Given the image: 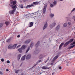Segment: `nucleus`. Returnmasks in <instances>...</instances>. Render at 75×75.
<instances>
[{
    "instance_id": "nucleus-1",
    "label": "nucleus",
    "mask_w": 75,
    "mask_h": 75,
    "mask_svg": "<svg viewBox=\"0 0 75 75\" xmlns=\"http://www.w3.org/2000/svg\"><path fill=\"white\" fill-rule=\"evenodd\" d=\"M9 6L11 8H12L13 9L12 10L10 11H9V13L10 14H13L16 10V7H17V5H15V6L13 5H11V4H9Z\"/></svg>"
},
{
    "instance_id": "nucleus-2",
    "label": "nucleus",
    "mask_w": 75,
    "mask_h": 75,
    "mask_svg": "<svg viewBox=\"0 0 75 75\" xmlns=\"http://www.w3.org/2000/svg\"><path fill=\"white\" fill-rule=\"evenodd\" d=\"M17 44H15L13 46H12V45H10L8 46V49H11V48H12V49H15L17 46Z\"/></svg>"
},
{
    "instance_id": "nucleus-3",
    "label": "nucleus",
    "mask_w": 75,
    "mask_h": 75,
    "mask_svg": "<svg viewBox=\"0 0 75 75\" xmlns=\"http://www.w3.org/2000/svg\"><path fill=\"white\" fill-rule=\"evenodd\" d=\"M25 48V46L23 45L22 46L21 48H20L18 49V51L20 53H21L22 52V50H24Z\"/></svg>"
},
{
    "instance_id": "nucleus-4",
    "label": "nucleus",
    "mask_w": 75,
    "mask_h": 75,
    "mask_svg": "<svg viewBox=\"0 0 75 75\" xmlns=\"http://www.w3.org/2000/svg\"><path fill=\"white\" fill-rule=\"evenodd\" d=\"M58 58V55H57L55 56L52 59V63L50 64V65H53L54 64V61H55V60L57 58Z\"/></svg>"
},
{
    "instance_id": "nucleus-5",
    "label": "nucleus",
    "mask_w": 75,
    "mask_h": 75,
    "mask_svg": "<svg viewBox=\"0 0 75 75\" xmlns=\"http://www.w3.org/2000/svg\"><path fill=\"white\" fill-rule=\"evenodd\" d=\"M47 4H45V6H44L43 9V13H45V11H46V9L47 8Z\"/></svg>"
},
{
    "instance_id": "nucleus-6",
    "label": "nucleus",
    "mask_w": 75,
    "mask_h": 75,
    "mask_svg": "<svg viewBox=\"0 0 75 75\" xmlns=\"http://www.w3.org/2000/svg\"><path fill=\"white\" fill-rule=\"evenodd\" d=\"M17 3V2L16 1H12L11 2L10 4H11V5H16Z\"/></svg>"
},
{
    "instance_id": "nucleus-7",
    "label": "nucleus",
    "mask_w": 75,
    "mask_h": 75,
    "mask_svg": "<svg viewBox=\"0 0 75 75\" xmlns=\"http://www.w3.org/2000/svg\"><path fill=\"white\" fill-rule=\"evenodd\" d=\"M50 67H46L45 66H43L42 67V69H50Z\"/></svg>"
},
{
    "instance_id": "nucleus-8",
    "label": "nucleus",
    "mask_w": 75,
    "mask_h": 75,
    "mask_svg": "<svg viewBox=\"0 0 75 75\" xmlns=\"http://www.w3.org/2000/svg\"><path fill=\"white\" fill-rule=\"evenodd\" d=\"M31 55L30 54H29L26 57V58L27 59H30V58H31Z\"/></svg>"
},
{
    "instance_id": "nucleus-9",
    "label": "nucleus",
    "mask_w": 75,
    "mask_h": 75,
    "mask_svg": "<svg viewBox=\"0 0 75 75\" xmlns=\"http://www.w3.org/2000/svg\"><path fill=\"white\" fill-rule=\"evenodd\" d=\"M30 41H31V40L28 39L25 41V44H28V43H30Z\"/></svg>"
},
{
    "instance_id": "nucleus-10",
    "label": "nucleus",
    "mask_w": 75,
    "mask_h": 75,
    "mask_svg": "<svg viewBox=\"0 0 75 75\" xmlns=\"http://www.w3.org/2000/svg\"><path fill=\"white\" fill-rule=\"evenodd\" d=\"M33 22H31L29 24L28 27H33Z\"/></svg>"
},
{
    "instance_id": "nucleus-11",
    "label": "nucleus",
    "mask_w": 75,
    "mask_h": 75,
    "mask_svg": "<svg viewBox=\"0 0 75 75\" xmlns=\"http://www.w3.org/2000/svg\"><path fill=\"white\" fill-rule=\"evenodd\" d=\"M64 45V43L62 42V43H61V45H60L59 48V49L60 50L61 49V48H62V46Z\"/></svg>"
},
{
    "instance_id": "nucleus-12",
    "label": "nucleus",
    "mask_w": 75,
    "mask_h": 75,
    "mask_svg": "<svg viewBox=\"0 0 75 75\" xmlns=\"http://www.w3.org/2000/svg\"><path fill=\"white\" fill-rule=\"evenodd\" d=\"M47 25H48V24L47 23V22H46V24H45L43 27V30L45 29V28L47 27Z\"/></svg>"
},
{
    "instance_id": "nucleus-13",
    "label": "nucleus",
    "mask_w": 75,
    "mask_h": 75,
    "mask_svg": "<svg viewBox=\"0 0 75 75\" xmlns=\"http://www.w3.org/2000/svg\"><path fill=\"white\" fill-rule=\"evenodd\" d=\"M69 44V43L68 42H66L64 45V47H65L67 46V45H68Z\"/></svg>"
},
{
    "instance_id": "nucleus-14",
    "label": "nucleus",
    "mask_w": 75,
    "mask_h": 75,
    "mask_svg": "<svg viewBox=\"0 0 75 75\" xmlns=\"http://www.w3.org/2000/svg\"><path fill=\"white\" fill-rule=\"evenodd\" d=\"M56 24V23H53L50 26V28H52V27H54V26Z\"/></svg>"
},
{
    "instance_id": "nucleus-15",
    "label": "nucleus",
    "mask_w": 75,
    "mask_h": 75,
    "mask_svg": "<svg viewBox=\"0 0 75 75\" xmlns=\"http://www.w3.org/2000/svg\"><path fill=\"white\" fill-rule=\"evenodd\" d=\"M26 56V55H24L23 57H22L21 60V61H23L25 59V57Z\"/></svg>"
},
{
    "instance_id": "nucleus-16",
    "label": "nucleus",
    "mask_w": 75,
    "mask_h": 75,
    "mask_svg": "<svg viewBox=\"0 0 75 75\" xmlns=\"http://www.w3.org/2000/svg\"><path fill=\"white\" fill-rule=\"evenodd\" d=\"M74 47H75V45L71 46L69 47H68V50H69V49H71V48H74Z\"/></svg>"
},
{
    "instance_id": "nucleus-17",
    "label": "nucleus",
    "mask_w": 75,
    "mask_h": 75,
    "mask_svg": "<svg viewBox=\"0 0 75 75\" xmlns=\"http://www.w3.org/2000/svg\"><path fill=\"white\" fill-rule=\"evenodd\" d=\"M59 25H58L56 28V31H58V30H59Z\"/></svg>"
},
{
    "instance_id": "nucleus-18",
    "label": "nucleus",
    "mask_w": 75,
    "mask_h": 75,
    "mask_svg": "<svg viewBox=\"0 0 75 75\" xmlns=\"http://www.w3.org/2000/svg\"><path fill=\"white\" fill-rule=\"evenodd\" d=\"M74 39H70V40L69 41H68L69 43H71V42H73V41H74Z\"/></svg>"
},
{
    "instance_id": "nucleus-19",
    "label": "nucleus",
    "mask_w": 75,
    "mask_h": 75,
    "mask_svg": "<svg viewBox=\"0 0 75 75\" xmlns=\"http://www.w3.org/2000/svg\"><path fill=\"white\" fill-rule=\"evenodd\" d=\"M39 44H40V42H39V41L38 42L37 44L35 45V47H36V48H37V47H38V45H39Z\"/></svg>"
},
{
    "instance_id": "nucleus-20",
    "label": "nucleus",
    "mask_w": 75,
    "mask_h": 75,
    "mask_svg": "<svg viewBox=\"0 0 75 75\" xmlns=\"http://www.w3.org/2000/svg\"><path fill=\"white\" fill-rule=\"evenodd\" d=\"M38 2H35L33 3V6H34V5H38Z\"/></svg>"
},
{
    "instance_id": "nucleus-21",
    "label": "nucleus",
    "mask_w": 75,
    "mask_h": 75,
    "mask_svg": "<svg viewBox=\"0 0 75 75\" xmlns=\"http://www.w3.org/2000/svg\"><path fill=\"white\" fill-rule=\"evenodd\" d=\"M21 54H19L18 56V60H19L20 59V58H21Z\"/></svg>"
},
{
    "instance_id": "nucleus-22",
    "label": "nucleus",
    "mask_w": 75,
    "mask_h": 75,
    "mask_svg": "<svg viewBox=\"0 0 75 75\" xmlns=\"http://www.w3.org/2000/svg\"><path fill=\"white\" fill-rule=\"evenodd\" d=\"M32 6H33V5H29L27 6L26 7L27 8H28V7H31Z\"/></svg>"
},
{
    "instance_id": "nucleus-23",
    "label": "nucleus",
    "mask_w": 75,
    "mask_h": 75,
    "mask_svg": "<svg viewBox=\"0 0 75 75\" xmlns=\"http://www.w3.org/2000/svg\"><path fill=\"white\" fill-rule=\"evenodd\" d=\"M30 46H29L28 50H27L26 51V53H27V52H28L29 50H30Z\"/></svg>"
},
{
    "instance_id": "nucleus-24",
    "label": "nucleus",
    "mask_w": 75,
    "mask_h": 75,
    "mask_svg": "<svg viewBox=\"0 0 75 75\" xmlns=\"http://www.w3.org/2000/svg\"><path fill=\"white\" fill-rule=\"evenodd\" d=\"M5 24H6V25H8L9 24V22L6 21L5 23Z\"/></svg>"
},
{
    "instance_id": "nucleus-25",
    "label": "nucleus",
    "mask_w": 75,
    "mask_h": 75,
    "mask_svg": "<svg viewBox=\"0 0 75 75\" xmlns=\"http://www.w3.org/2000/svg\"><path fill=\"white\" fill-rule=\"evenodd\" d=\"M57 2L54 1L53 3V4L54 6H55L57 4Z\"/></svg>"
},
{
    "instance_id": "nucleus-26",
    "label": "nucleus",
    "mask_w": 75,
    "mask_h": 75,
    "mask_svg": "<svg viewBox=\"0 0 75 75\" xmlns=\"http://www.w3.org/2000/svg\"><path fill=\"white\" fill-rule=\"evenodd\" d=\"M34 45V43L33 42H31V44L30 45V47L31 48H32L33 46V45Z\"/></svg>"
},
{
    "instance_id": "nucleus-27",
    "label": "nucleus",
    "mask_w": 75,
    "mask_h": 75,
    "mask_svg": "<svg viewBox=\"0 0 75 75\" xmlns=\"http://www.w3.org/2000/svg\"><path fill=\"white\" fill-rule=\"evenodd\" d=\"M54 14L51 13L50 14L51 17V18L53 17H54Z\"/></svg>"
},
{
    "instance_id": "nucleus-28",
    "label": "nucleus",
    "mask_w": 75,
    "mask_h": 75,
    "mask_svg": "<svg viewBox=\"0 0 75 75\" xmlns=\"http://www.w3.org/2000/svg\"><path fill=\"white\" fill-rule=\"evenodd\" d=\"M50 7H54V5L52 4H50Z\"/></svg>"
},
{
    "instance_id": "nucleus-29",
    "label": "nucleus",
    "mask_w": 75,
    "mask_h": 75,
    "mask_svg": "<svg viewBox=\"0 0 75 75\" xmlns=\"http://www.w3.org/2000/svg\"><path fill=\"white\" fill-rule=\"evenodd\" d=\"M3 24L2 23H0V28L2 27H3Z\"/></svg>"
},
{
    "instance_id": "nucleus-30",
    "label": "nucleus",
    "mask_w": 75,
    "mask_h": 75,
    "mask_svg": "<svg viewBox=\"0 0 75 75\" xmlns=\"http://www.w3.org/2000/svg\"><path fill=\"white\" fill-rule=\"evenodd\" d=\"M19 71V70H16V69L15 70V73H16V74H17V73H18V72Z\"/></svg>"
},
{
    "instance_id": "nucleus-31",
    "label": "nucleus",
    "mask_w": 75,
    "mask_h": 75,
    "mask_svg": "<svg viewBox=\"0 0 75 75\" xmlns=\"http://www.w3.org/2000/svg\"><path fill=\"white\" fill-rule=\"evenodd\" d=\"M67 26V24L66 23H64V26L65 27Z\"/></svg>"
},
{
    "instance_id": "nucleus-32",
    "label": "nucleus",
    "mask_w": 75,
    "mask_h": 75,
    "mask_svg": "<svg viewBox=\"0 0 75 75\" xmlns=\"http://www.w3.org/2000/svg\"><path fill=\"white\" fill-rule=\"evenodd\" d=\"M10 41V39H8L7 41H6V42H9Z\"/></svg>"
},
{
    "instance_id": "nucleus-33",
    "label": "nucleus",
    "mask_w": 75,
    "mask_h": 75,
    "mask_svg": "<svg viewBox=\"0 0 75 75\" xmlns=\"http://www.w3.org/2000/svg\"><path fill=\"white\" fill-rule=\"evenodd\" d=\"M20 7L21 8H24V6H23V4H21L20 6Z\"/></svg>"
},
{
    "instance_id": "nucleus-34",
    "label": "nucleus",
    "mask_w": 75,
    "mask_h": 75,
    "mask_svg": "<svg viewBox=\"0 0 75 75\" xmlns=\"http://www.w3.org/2000/svg\"><path fill=\"white\" fill-rule=\"evenodd\" d=\"M68 24H69V25H71V21H70V22H68Z\"/></svg>"
},
{
    "instance_id": "nucleus-35",
    "label": "nucleus",
    "mask_w": 75,
    "mask_h": 75,
    "mask_svg": "<svg viewBox=\"0 0 75 75\" xmlns=\"http://www.w3.org/2000/svg\"><path fill=\"white\" fill-rule=\"evenodd\" d=\"M74 44H75V42L71 43V45H74Z\"/></svg>"
},
{
    "instance_id": "nucleus-36",
    "label": "nucleus",
    "mask_w": 75,
    "mask_h": 75,
    "mask_svg": "<svg viewBox=\"0 0 75 75\" xmlns=\"http://www.w3.org/2000/svg\"><path fill=\"white\" fill-rule=\"evenodd\" d=\"M40 57H41L40 58V59H41V58H42V54L40 55Z\"/></svg>"
},
{
    "instance_id": "nucleus-37",
    "label": "nucleus",
    "mask_w": 75,
    "mask_h": 75,
    "mask_svg": "<svg viewBox=\"0 0 75 75\" xmlns=\"http://www.w3.org/2000/svg\"><path fill=\"white\" fill-rule=\"evenodd\" d=\"M75 10V8H73V10H72L71 12H73V11H74Z\"/></svg>"
},
{
    "instance_id": "nucleus-38",
    "label": "nucleus",
    "mask_w": 75,
    "mask_h": 75,
    "mask_svg": "<svg viewBox=\"0 0 75 75\" xmlns=\"http://www.w3.org/2000/svg\"><path fill=\"white\" fill-rule=\"evenodd\" d=\"M21 46V45H19L17 46V47H16V48H18V47H20Z\"/></svg>"
},
{
    "instance_id": "nucleus-39",
    "label": "nucleus",
    "mask_w": 75,
    "mask_h": 75,
    "mask_svg": "<svg viewBox=\"0 0 75 75\" xmlns=\"http://www.w3.org/2000/svg\"><path fill=\"white\" fill-rule=\"evenodd\" d=\"M4 59H1V61L2 62H4Z\"/></svg>"
},
{
    "instance_id": "nucleus-40",
    "label": "nucleus",
    "mask_w": 75,
    "mask_h": 75,
    "mask_svg": "<svg viewBox=\"0 0 75 75\" xmlns=\"http://www.w3.org/2000/svg\"><path fill=\"white\" fill-rule=\"evenodd\" d=\"M37 64H38V63H37L36 64H35L34 65L33 67L32 68H33L34 67H35V66H36V65H37Z\"/></svg>"
},
{
    "instance_id": "nucleus-41",
    "label": "nucleus",
    "mask_w": 75,
    "mask_h": 75,
    "mask_svg": "<svg viewBox=\"0 0 75 75\" xmlns=\"http://www.w3.org/2000/svg\"><path fill=\"white\" fill-rule=\"evenodd\" d=\"M6 62L8 64H9L10 63V61H9V60H8L6 61Z\"/></svg>"
},
{
    "instance_id": "nucleus-42",
    "label": "nucleus",
    "mask_w": 75,
    "mask_h": 75,
    "mask_svg": "<svg viewBox=\"0 0 75 75\" xmlns=\"http://www.w3.org/2000/svg\"><path fill=\"white\" fill-rule=\"evenodd\" d=\"M48 61L47 60H46L45 62V64H46V63L47 62H48Z\"/></svg>"
},
{
    "instance_id": "nucleus-43",
    "label": "nucleus",
    "mask_w": 75,
    "mask_h": 75,
    "mask_svg": "<svg viewBox=\"0 0 75 75\" xmlns=\"http://www.w3.org/2000/svg\"><path fill=\"white\" fill-rule=\"evenodd\" d=\"M0 74H1V75H3V72L1 71H0Z\"/></svg>"
},
{
    "instance_id": "nucleus-44",
    "label": "nucleus",
    "mask_w": 75,
    "mask_h": 75,
    "mask_svg": "<svg viewBox=\"0 0 75 75\" xmlns=\"http://www.w3.org/2000/svg\"><path fill=\"white\" fill-rule=\"evenodd\" d=\"M59 69H62V68L61 67H59Z\"/></svg>"
},
{
    "instance_id": "nucleus-45",
    "label": "nucleus",
    "mask_w": 75,
    "mask_h": 75,
    "mask_svg": "<svg viewBox=\"0 0 75 75\" xmlns=\"http://www.w3.org/2000/svg\"><path fill=\"white\" fill-rule=\"evenodd\" d=\"M41 60H39L38 62H37V63H38V62H41Z\"/></svg>"
},
{
    "instance_id": "nucleus-46",
    "label": "nucleus",
    "mask_w": 75,
    "mask_h": 75,
    "mask_svg": "<svg viewBox=\"0 0 75 75\" xmlns=\"http://www.w3.org/2000/svg\"><path fill=\"white\" fill-rule=\"evenodd\" d=\"M73 18H74V21H75V16H73Z\"/></svg>"
},
{
    "instance_id": "nucleus-47",
    "label": "nucleus",
    "mask_w": 75,
    "mask_h": 75,
    "mask_svg": "<svg viewBox=\"0 0 75 75\" xmlns=\"http://www.w3.org/2000/svg\"><path fill=\"white\" fill-rule=\"evenodd\" d=\"M20 37V35H18L17 36V37L18 38H19V37Z\"/></svg>"
},
{
    "instance_id": "nucleus-48",
    "label": "nucleus",
    "mask_w": 75,
    "mask_h": 75,
    "mask_svg": "<svg viewBox=\"0 0 75 75\" xmlns=\"http://www.w3.org/2000/svg\"><path fill=\"white\" fill-rule=\"evenodd\" d=\"M50 59V57H48V59H47V60L48 61H49V59Z\"/></svg>"
},
{
    "instance_id": "nucleus-49",
    "label": "nucleus",
    "mask_w": 75,
    "mask_h": 75,
    "mask_svg": "<svg viewBox=\"0 0 75 75\" xmlns=\"http://www.w3.org/2000/svg\"><path fill=\"white\" fill-rule=\"evenodd\" d=\"M9 71V70H8V69H6V71Z\"/></svg>"
},
{
    "instance_id": "nucleus-50",
    "label": "nucleus",
    "mask_w": 75,
    "mask_h": 75,
    "mask_svg": "<svg viewBox=\"0 0 75 75\" xmlns=\"http://www.w3.org/2000/svg\"><path fill=\"white\" fill-rule=\"evenodd\" d=\"M27 0H23V1H24V2H25Z\"/></svg>"
},
{
    "instance_id": "nucleus-51",
    "label": "nucleus",
    "mask_w": 75,
    "mask_h": 75,
    "mask_svg": "<svg viewBox=\"0 0 75 75\" xmlns=\"http://www.w3.org/2000/svg\"><path fill=\"white\" fill-rule=\"evenodd\" d=\"M41 74H42V73H40V75H41Z\"/></svg>"
},
{
    "instance_id": "nucleus-52",
    "label": "nucleus",
    "mask_w": 75,
    "mask_h": 75,
    "mask_svg": "<svg viewBox=\"0 0 75 75\" xmlns=\"http://www.w3.org/2000/svg\"><path fill=\"white\" fill-rule=\"evenodd\" d=\"M52 74V75H54V72H53Z\"/></svg>"
},
{
    "instance_id": "nucleus-53",
    "label": "nucleus",
    "mask_w": 75,
    "mask_h": 75,
    "mask_svg": "<svg viewBox=\"0 0 75 75\" xmlns=\"http://www.w3.org/2000/svg\"><path fill=\"white\" fill-rule=\"evenodd\" d=\"M73 75H75V73H74L73 74Z\"/></svg>"
},
{
    "instance_id": "nucleus-54",
    "label": "nucleus",
    "mask_w": 75,
    "mask_h": 75,
    "mask_svg": "<svg viewBox=\"0 0 75 75\" xmlns=\"http://www.w3.org/2000/svg\"><path fill=\"white\" fill-rule=\"evenodd\" d=\"M63 0H60V1H63Z\"/></svg>"
},
{
    "instance_id": "nucleus-55",
    "label": "nucleus",
    "mask_w": 75,
    "mask_h": 75,
    "mask_svg": "<svg viewBox=\"0 0 75 75\" xmlns=\"http://www.w3.org/2000/svg\"><path fill=\"white\" fill-rule=\"evenodd\" d=\"M29 14H30V15H31V14L30 13H29Z\"/></svg>"
}]
</instances>
